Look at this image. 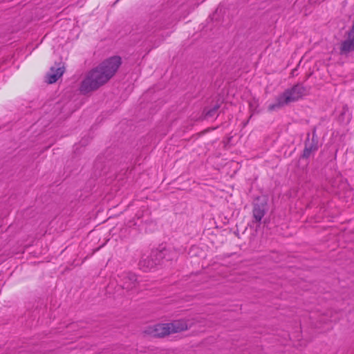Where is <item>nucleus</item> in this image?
Returning a JSON list of instances; mask_svg holds the SVG:
<instances>
[{"label":"nucleus","mask_w":354,"mask_h":354,"mask_svg":"<svg viewBox=\"0 0 354 354\" xmlns=\"http://www.w3.org/2000/svg\"><path fill=\"white\" fill-rule=\"evenodd\" d=\"M253 217L257 222H260L265 215L264 209L260 206H255L253 209Z\"/></svg>","instance_id":"6e6552de"},{"label":"nucleus","mask_w":354,"mask_h":354,"mask_svg":"<svg viewBox=\"0 0 354 354\" xmlns=\"http://www.w3.org/2000/svg\"><path fill=\"white\" fill-rule=\"evenodd\" d=\"M156 262L151 259L149 257L142 259L140 261V266L142 267L145 271L150 270L155 267Z\"/></svg>","instance_id":"0eeeda50"},{"label":"nucleus","mask_w":354,"mask_h":354,"mask_svg":"<svg viewBox=\"0 0 354 354\" xmlns=\"http://www.w3.org/2000/svg\"><path fill=\"white\" fill-rule=\"evenodd\" d=\"M171 334L178 333L188 330L190 328L187 320L177 319L168 323Z\"/></svg>","instance_id":"20e7f679"},{"label":"nucleus","mask_w":354,"mask_h":354,"mask_svg":"<svg viewBox=\"0 0 354 354\" xmlns=\"http://www.w3.org/2000/svg\"><path fill=\"white\" fill-rule=\"evenodd\" d=\"M218 109V106H216L212 109L207 111L206 113V117L207 118H212V117L215 116Z\"/></svg>","instance_id":"9d476101"},{"label":"nucleus","mask_w":354,"mask_h":354,"mask_svg":"<svg viewBox=\"0 0 354 354\" xmlns=\"http://www.w3.org/2000/svg\"><path fill=\"white\" fill-rule=\"evenodd\" d=\"M123 280V287L127 290H132L137 286V277L133 273L126 274Z\"/></svg>","instance_id":"39448f33"},{"label":"nucleus","mask_w":354,"mask_h":354,"mask_svg":"<svg viewBox=\"0 0 354 354\" xmlns=\"http://www.w3.org/2000/svg\"><path fill=\"white\" fill-rule=\"evenodd\" d=\"M146 333L155 337H165L171 335L168 323L158 324L149 326Z\"/></svg>","instance_id":"7ed1b4c3"},{"label":"nucleus","mask_w":354,"mask_h":354,"mask_svg":"<svg viewBox=\"0 0 354 354\" xmlns=\"http://www.w3.org/2000/svg\"><path fill=\"white\" fill-rule=\"evenodd\" d=\"M317 148L315 147V146H310V147H307L306 146L304 150V152H303V157L304 158H308L312 152L316 151Z\"/></svg>","instance_id":"1a4fd4ad"},{"label":"nucleus","mask_w":354,"mask_h":354,"mask_svg":"<svg viewBox=\"0 0 354 354\" xmlns=\"http://www.w3.org/2000/svg\"><path fill=\"white\" fill-rule=\"evenodd\" d=\"M121 64L122 59L119 56H113L103 61L87 74L82 82L80 91L87 93L105 84L115 75Z\"/></svg>","instance_id":"f257e3e1"},{"label":"nucleus","mask_w":354,"mask_h":354,"mask_svg":"<svg viewBox=\"0 0 354 354\" xmlns=\"http://www.w3.org/2000/svg\"><path fill=\"white\" fill-rule=\"evenodd\" d=\"M64 68L62 67L54 69L51 68L50 73L47 75V82L49 84H53L56 82L59 78H60L64 74Z\"/></svg>","instance_id":"423d86ee"},{"label":"nucleus","mask_w":354,"mask_h":354,"mask_svg":"<svg viewBox=\"0 0 354 354\" xmlns=\"http://www.w3.org/2000/svg\"><path fill=\"white\" fill-rule=\"evenodd\" d=\"M306 95V88L301 84H296L286 89L282 93L276 98L274 103L270 104L268 109L269 111H273L281 109L290 103L295 102L301 99Z\"/></svg>","instance_id":"f03ea898"}]
</instances>
